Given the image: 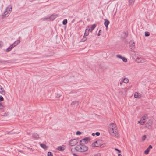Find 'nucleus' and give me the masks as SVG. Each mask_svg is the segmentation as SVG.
I'll return each instance as SVG.
<instances>
[{"label": "nucleus", "mask_w": 156, "mask_h": 156, "mask_svg": "<svg viewBox=\"0 0 156 156\" xmlns=\"http://www.w3.org/2000/svg\"><path fill=\"white\" fill-rule=\"evenodd\" d=\"M28 149H29L30 151H33V150L32 148H28Z\"/></svg>", "instance_id": "obj_45"}, {"label": "nucleus", "mask_w": 156, "mask_h": 156, "mask_svg": "<svg viewBox=\"0 0 156 156\" xmlns=\"http://www.w3.org/2000/svg\"><path fill=\"white\" fill-rule=\"evenodd\" d=\"M95 134L97 136H99L100 135V133L99 132H97Z\"/></svg>", "instance_id": "obj_41"}, {"label": "nucleus", "mask_w": 156, "mask_h": 156, "mask_svg": "<svg viewBox=\"0 0 156 156\" xmlns=\"http://www.w3.org/2000/svg\"><path fill=\"white\" fill-rule=\"evenodd\" d=\"M12 10V6L11 5H9L5 9L3 14L2 15V18H4L8 16L9 14V12H11Z\"/></svg>", "instance_id": "obj_4"}, {"label": "nucleus", "mask_w": 156, "mask_h": 156, "mask_svg": "<svg viewBox=\"0 0 156 156\" xmlns=\"http://www.w3.org/2000/svg\"><path fill=\"white\" fill-rule=\"evenodd\" d=\"M58 149L60 151H62L64 150V149L63 148L62 146H59L58 147Z\"/></svg>", "instance_id": "obj_27"}, {"label": "nucleus", "mask_w": 156, "mask_h": 156, "mask_svg": "<svg viewBox=\"0 0 156 156\" xmlns=\"http://www.w3.org/2000/svg\"><path fill=\"white\" fill-rule=\"evenodd\" d=\"M79 104V102L77 101H74L72 102L70 105L72 107H75L77 106Z\"/></svg>", "instance_id": "obj_8"}, {"label": "nucleus", "mask_w": 156, "mask_h": 156, "mask_svg": "<svg viewBox=\"0 0 156 156\" xmlns=\"http://www.w3.org/2000/svg\"><path fill=\"white\" fill-rule=\"evenodd\" d=\"M33 136L34 138L36 139L38 138L39 137L38 135L36 133H34L33 134Z\"/></svg>", "instance_id": "obj_17"}, {"label": "nucleus", "mask_w": 156, "mask_h": 156, "mask_svg": "<svg viewBox=\"0 0 156 156\" xmlns=\"http://www.w3.org/2000/svg\"><path fill=\"white\" fill-rule=\"evenodd\" d=\"M89 30H86L84 34V36H87L89 34Z\"/></svg>", "instance_id": "obj_19"}, {"label": "nucleus", "mask_w": 156, "mask_h": 156, "mask_svg": "<svg viewBox=\"0 0 156 156\" xmlns=\"http://www.w3.org/2000/svg\"><path fill=\"white\" fill-rule=\"evenodd\" d=\"M4 108L3 106V105L0 103V109H2Z\"/></svg>", "instance_id": "obj_37"}, {"label": "nucleus", "mask_w": 156, "mask_h": 156, "mask_svg": "<svg viewBox=\"0 0 156 156\" xmlns=\"http://www.w3.org/2000/svg\"><path fill=\"white\" fill-rule=\"evenodd\" d=\"M118 156H122V155L121 154H118Z\"/></svg>", "instance_id": "obj_48"}, {"label": "nucleus", "mask_w": 156, "mask_h": 156, "mask_svg": "<svg viewBox=\"0 0 156 156\" xmlns=\"http://www.w3.org/2000/svg\"><path fill=\"white\" fill-rule=\"evenodd\" d=\"M104 20V25L106 26V28H107L108 27V25L110 23L109 21L107 19H105Z\"/></svg>", "instance_id": "obj_13"}, {"label": "nucleus", "mask_w": 156, "mask_h": 156, "mask_svg": "<svg viewBox=\"0 0 156 156\" xmlns=\"http://www.w3.org/2000/svg\"><path fill=\"white\" fill-rule=\"evenodd\" d=\"M90 139L89 137H86L84 138L83 139L81 140L80 142V144H81V142L82 141H83L85 143H86V142H87L88 141H90Z\"/></svg>", "instance_id": "obj_11"}, {"label": "nucleus", "mask_w": 156, "mask_h": 156, "mask_svg": "<svg viewBox=\"0 0 156 156\" xmlns=\"http://www.w3.org/2000/svg\"><path fill=\"white\" fill-rule=\"evenodd\" d=\"M101 30H99V32H98V36H99L101 34Z\"/></svg>", "instance_id": "obj_38"}, {"label": "nucleus", "mask_w": 156, "mask_h": 156, "mask_svg": "<svg viewBox=\"0 0 156 156\" xmlns=\"http://www.w3.org/2000/svg\"><path fill=\"white\" fill-rule=\"evenodd\" d=\"M115 150L118 151V152L119 153H121V151L120 150H119L116 148H115Z\"/></svg>", "instance_id": "obj_36"}, {"label": "nucleus", "mask_w": 156, "mask_h": 156, "mask_svg": "<svg viewBox=\"0 0 156 156\" xmlns=\"http://www.w3.org/2000/svg\"><path fill=\"white\" fill-rule=\"evenodd\" d=\"M1 86L0 85V86Z\"/></svg>", "instance_id": "obj_52"}, {"label": "nucleus", "mask_w": 156, "mask_h": 156, "mask_svg": "<svg viewBox=\"0 0 156 156\" xmlns=\"http://www.w3.org/2000/svg\"><path fill=\"white\" fill-rule=\"evenodd\" d=\"M40 146L43 149L45 150H47L48 148V146L44 144L41 143L40 144Z\"/></svg>", "instance_id": "obj_15"}, {"label": "nucleus", "mask_w": 156, "mask_h": 156, "mask_svg": "<svg viewBox=\"0 0 156 156\" xmlns=\"http://www.w3.org/2000/svg\"><path fill=\"white\" fill-rule=\"evenodd\" d=\"M147 124L149 126H151L152 124V122L151 120H149L147 123Z\"/></svg>", "instance_id": "obj_25"}, {"label": "nucleus", "mask_w": 156, "mask_h": 156, "mask_svg": "<svg viewBox=\"0 0 156 156\" xmlns=\"http://www.w3.org/2000/svg\"><path fill=\"white\" fill-rule=\"evenodd\" d=\"M129 80L127 78H124L123 79V82L125 83H127L129 82Z\"/></svg>", "instance_id": "obj_18"}, {"label": "nucleus", "mask_w": 156, "mask_h": 156, "mask_svg": "<svg viewBox=\"0 0 156 156\" xmlns=\"http://www.w3.org/2000/svg\"><path fill=\"white\" fill-rule=\"evenodd\" d=\"M3 42L1 41H0V48H2L3 46Z\"/></svg>", "instance_id": "obj_32"}, {"label": "nucleus", "mask_w": 156, "mask_h": 156, "mask_svg": "<svg viewBox=\"0 0 156 156\" xmlns=\"http://www.w3.org/2000/svg\"><path fill=\"white\" fill-rule=\"evenodd\" d=\"M147 114H144L140 119L141 120L142 122V123L144 124L146 121L147 119Z\"/></svg>", "instance_id": "obj_7"}, {"label": "nucleus", "mask_w": 156, "mask_h": 156, "mask_svg": "<svg viewBox=\"0 0 156 156\" xmlns=\"http://www.w3.org/2000/svg\"><path fill=\"white\" fill-rule=\"evenodd\" d=\"M150 151V150L149 149V148H147V149L145 151H144V153L145 154H148L149 152Z\"/></svg>", "instance_id": "obj_24"}, {"label": "nucleus", "mask_w": 156, "mask_h": 156, "mask_svg": "<svg viewBox=\"0 0 156 156\" xmlns=\"http://www.w3.org/2000/svg\"><path fill=\"white\" fill-rule=\"evenodd\" d=\"M0 62H1L0 61Z\"/></svg>", "instance_id": "obj_51"}, {"label": "nucleus", "mask_w": 156, "mask_h": 156, "mask_svg": "<svg viewBox=\"0 0 156 156\" xmlns=\"http://www.w3.org/2000/svg\"><path fill=\"white\" fill-rule=\"evenodd\" d=\"M134 96L135 98H140L141 97V94L138 92H135L134 93Z\"/></svg>", "instance_id": "obj_12"}, {"label": "nucleus", "mask_w": 156, "mask_h": 156, "mask_svg": "<svg viewBox=\"0 0 156 156\" xmlns=\"http://www.w3.org/2000/svg\"><path fill=\"white\" fill-rule=\"evenodd\" d=\"M48 156H53L52 153L50 152L48 153Z\"/></svg>", "instance_id": "obj_31"}, {"label": "nucleus", "mask_w": 156, "mask_h": 156, "mask_svg": "<svg viewBox=\"0 0 156 156\" xmlns=\"http://www.w3.org/2000/svg\"><path fill=\"white\" fill-rule=\"evenodd\" d=\"M129 2L130 5H133L135 1V0H128Z\"/></svg>", "instance_id": "obj_21"}, {"label": "nucleus", "mask_w": 156, "mask_h": 156, "mask_svg": "<svg viewBox=\"0 0 156 156\" xmlns=\"http://www.w3.org/2000/svg\"><path fill=\"white\" fill-rule=\"evenodd\" d=\"M57 15H51L50 17V19L51 20H53L57 17Z\"/></svg>", "instance_id": "obj_16"}, {"label": "nucleus", "mask_w": 156, "mask_h": 156, "mask_svg": "<svg viewBox=\"0 0 156 156\" xmlns=\"http://www.w3.org/2000/svg\"><path fill=\"white\" fill-rule=\"evenodd\" d=\"M129 46L130 48H135V44L133 40H131L129 42Z\"/></svg>", "instance_id": "obj_10"}, {"label": "nucleus", "mask_w": 156, "mask_h": 156, "mask_svg": "<svg viewBox=\"0 0 156 156\" xmlns=\"http://www.w3.org/2000/svg\"><path fill=\"white\" fill-rule=\"evenodd\" d=\"M67 21L66 19H65L62 22V23L63 25H66L67 23Z\"/></svg>", "instance_id": "obj_28"}, {"label": "nucleus", "mask_w": 156, "mask_h": 156, "mask_svg": "<svg viewBox=\"0 0 156 156\" xmlns=\"http://www.w3.org/2000/svg\"><path fill=\"white\" fill-rule=\"evenodd\" d=\"M142 122L141 121L140 119V121H138V123H140L141 125H143L144 124L142 123Z\"/></svg>", "instance_id": "obj_40"}, {"label": "nucleus", "mask_w": 156, "mask_h": 156, "mask_svg": "<svg viewBox=\"0 0 156 156\" xmlns=\"http://www.w3.org/2000/svg\"><path fill=\"white\" fill-rule=\"evenodd\" d=\"M30 132L29 133H28V134H30Z\"/></svg>", "instance_id": "obj_49"}, {"label": "nucleus", "mask_w": 156, "mask_h": 156, "mask_svg": "<svg viewBox=\"0 0 156 156\" xmlns=\"http://www.w3.org/2000/svg\"><path fill=\"white\" fill-rule=\"evenodd\" d=\"M116 57L117 58H120V59H122V58L123 57L120 55H116Z\"/></svg>", "instance_id": "obj_33"}, {"label": "nucleus", "mask_w": 156, "mask_h": 156, "mask_svg": "<svg viewBox=\"0 0 156 156\" xmlns=\"http://www.w3.org/2000/svg\"><path fill=\"white\" fill-rule=\"evenodd\" d=\"M122 60L125 62H127V60L126 58L123 57L122 58Z\"/></svg>", "instance_id": "obj_23"}, {"label": "nucleus", "mask_w": 156, "mask_h": 156, "mask_svg": "<svg viewBox=\"0 0 156 156\" xmlns=\"http://www.w3.org/2000/svg\"><path fill=\"white\" fill-rule=\"evenodd\" d=\"M74 149L76 150L77 151L80 152H84L87 151L88 148L86 146L80 145H77L74 148H72L71 150L72 151Z\"/></svg>", "instance_id": "obj_2"}, {"label": "nucleus", "mask_w": 156, "mask_h": 156, "mask_svg": "<svg viewBox=\"0 0 156 156\" xmlns=\"http://www.w3.org/2000/svg\"><path fill=\"white\" fill-rule=\"evenodd\" d=\"M81 134V133L79 131H77L76 132V134L77 135H80Z\"/></svg>", "instance_id": "obj_35"}, {"label": "nucleus", "mask_w": 156, "mask_h": 156, "mask_svg": "<svg viewBox=\"0 0 156 156\" xmlns=\"http://www.w3.org/2000/svg\"><path fill=\"white\" fill-rule=\"evenodd\" d=\"M78 140L77 139H75L70 140L69 142V144L71 146H74L78 143Z\"/></svg>", "instance_id": "obj_5"}, {"label": "nucleus", "mask_w": 156, "mask_h": 156, "mask_svg": "<svg viewBox=\"0 0 156 156\" xmlns=\"http://www.w3.org/2000/svg\"><path fill=\"white\" fill-rule=\"evenodd\" d=\"M146 136L145 135H144L142 137V140L143 141L146 138Z\"/></svg>", "instance_id": "obj_30"}, {"label": "nucleus", "mask_w": 156, "mask_h": 156, "mask_svg": "<svg viewBox=\"0 0 156 156\" xmlns=\"http://www.w3.org/2000/svg\"><path fill=\"white\" fill-rule=\"evenodd\" d=\"M122 35H123V36L125 37H126L127 36V35H128L126 33H123L122 34Z\"/></svg>", "instance_id": "obj_34"}, {"label": "nucleus", "mask_w": 156, "mask_h": 156, "mask_svg": "<svg viewBox=\"0 0 156 156\" xmlns=\"http://www.w3.org/2000/svg\"><path fill=\"white\" fill-rule=\"evenodd\" d=\"M10 50H11V49H6L5 51L8 52L9 51H10Z\"/></svg>", "instance_id": "obj_44"}, {"label": "nucleus", "mask_w": 156, "mask_h": 156, "mask_svg": "<svg viewBox=\"0 0 156 156\" xmlns=\"http://www.w3.org/2000/svg\"><path fill=\"white\" fill-rule=\"evenodd\" d=\"M62 95L61 93H58L56 95V98H59Z\"/></svg>", "instance_id": "obj_29"}, {"label": "nucleus", "mask_w": 156, "mask_h": 156, "mask_svg": "<svg viewBox=\"0 0 156 156\" xmlns=\"http://www.w3.org/2000/svg\"><path fill=\"white\" fill-rule=\"evenodd\" d=\"M100 145V141L99 140L96 141L92 144V146L94 147H98Z\"/></svg>", "instance_id": "obj_9"}, {"label": "nucleus", "mask_w": 156, "mask_h": 156, "mask_svg": "<svg viewBox=\"0 0 156 156\" xmlns=\"http://www.w3.org/2000/svg\"><path fill=\"white\" fill-rule=\"evenodd\" d=\"M123 81H121L120 83V85H122V83H123Z\"/></svg>", "instance_id": "obj_46"}, {"label": "nucleus", "mask_w": 156, "mask_h": 156, "mask_svg": "<svg viewBox=\"0 0 156 156\" xmlns=\"http://www.w3.org/2000/svg\"><path fill=\"white\" fill-rule=\"evenodd\" d=\"M133 58L138 63H144L146 62V60L144 58L138 55L137 54H135L133 56Z\"/></svg>", "instance_id": "obj_3"}, {"label": "nucleus", "mask_w": 156, "mask_h": 156, "mask_svg": "<svg viewBox=\"0 0 156 156\" xmlns=\"http://www.w3.org/2000/svg\"><path fill=\"white\" fill-rule=\"evenodd\" d=\"M87 40V38L86 37H84L80 41V42H85V41H86V40Z\"/></svg>", "instance_id": "obj_22"}, {"label": "nucleus", "mask_w": 156, "mask_h": 156, "mask_svg": "<svg viewBox=\"0 0 156 156\" xmlns=\"http://www.w3.org/2000/svg\"><path fill=\"white\" fill-rule=\"evenodd\" d=\"M92 135L93 136H94L95 135V134L94 133H92Z\"/></svg>", "instance_id": "obj_47"}, {"label": "nucleus", "mask_w": 156, "mask_h": 156, "mask_svg": "<svg viewBox=\"0 0 156 156\" xmlns=\"http://www.w3.org/2000/svg\"><path fill=\"white\" fill-rule=\"evenodd\" d=\"M74 155L75 156H76V155H75V154H74Z\"/></svg>", "instance_id": "obj_50"}, {"label": "nucleus", "mask_w": 156, "mask_h": 156, "mask_svg": "<svg viewBox=\"0 0 156 156\" xmlns=\"http://www.w3.org/2000/svg\"><path fill=\"white\" fill-rule=\"evenodd\" d=\"M4 100V98H3V97L1 96H0V101H3Z\"/></svg>", "instance_id": "obj_39"}, {"label": "nucleus", "mask_w": 156, "mask_h": 156, "mask_svg": "<svg viewBox=\"0 0 156 156\" xmlns=\"http://www.w3.org/2000/svg\"><path fill=\"white\" fill-rule=\"evenodd\" d=\"M101 154L98 153L95 155L94 156H101Z\"/></svg>", "instance_id": "obj_42"}, {"label": "nucleus", "mask_w": 156, "mask_h": 156, "mask_svg": "<svg viewBox=\"0 0 156 156\" xmlns=\"http://www.w3.org/2000/svg\"><path fill=\"white\" fill-rule=\"evenodd\" d=\"M152 148V146L151 145H150L149 146V147L147 148H149L150 150V149H151Z\"/></svg>", "instance_id": "obj_43"}, {"label": "nucleus", "mask_w": 156, "mask_h": 156, "mask_svg": "<svg viewBox=\"0 0 156 156\" xmlns=\"http://www.w3.org/2000/svg\"><path fill=\"white\" fill-rule=\"evenodd\" d=\"M96 27V25L95 24H94L91 26V29H90V31H92L93 30H94V29Z\"/></svg>", "instance_id": "obj_20"}, {"label": "nucleus", "mask_w": 156, "mask_h": 156, "mask_svg": "<svg viewBox=\"0 0 156 156\" xmlns=\"http://www.w3.org/2000/svg\"><path fill=\"white\" fill-rule=\"evenodd\" d=\"M0 93L2 95H5V94L4 89L1 86H0Z\"/></svg>", "instance_id": "obj_14"}, {"label": "nucleus", "mask_w": 156, "mask_h": 156, "mask_svg": "<svg viewBox=\"0 0 156 156\" xmlns=\"http://www.w3.org/2000/svg\"><path fill=\"white\" fill-rule=\"evenodd\" d=\"M145 36L148 37L150 35V33L146 31L145 32Z\"/></svg>", "instance_id": "obj_26"}, {"label": "nucleus", "mask_w": 156, "mask_h": 156, "mask_svg": "<svg viewBox=\"0 0 156 156\" xmlns=\"http://www.w3.org/2000/svg\"><path fill=\"white\" fill-rule=\"evenodd\" d=\"M109 132L111 135L113 136H118L117 127L114 123L110 124L109 126Z\"/></svg>", "instance_id": "obj_1"}, {"label": "nucleus", "mask_w": 156, "mask_h": 156, "mask_svg": "<svg viewBox=\"0 0 156 156\" xmlns=\"http://www.w3.org/2000/svg\"><path fill=\"white\" fill-rule=\"evenodd\" d=\"M20 43L19 40L15 42L12 44L9 47H8L7 49H12L15 46H16Z\"/></svg>", "instance_id": "obj_6"}]
</instances>
